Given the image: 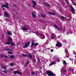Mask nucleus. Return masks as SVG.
I'll return each mask as SVG.
<instances>
[{"label": "nucleus", "instance_id": "obj_1", "mask_svg": "<svg viewBox=\"0 0 76 76\" xmlns=\"http://www.w3.org/2000/svg\"><path fill=\"white\" fill-rule=\"evenodd\" d=\"M46 74L49 76H54L56 75V74L54 75L53 72H50L49 70L46 71Z\"/></svg>", "mask_w": 76, "mask_h": 76}, {"label": "nucleus", "instance_id": "obj_2", "mask_svg": "<svg viewBox=\"0 0 76 76\" xmlns=\"http://www.w3.org/2000/svg\"><path fill=\"white\" fill-rule=\"evenodd\" d=\"M30 44V41H28V43H26L24 46H23V48H27L29 45Z\"/></svg>", "mask_w": 76, "mask_h": 76}, {"label": "nucleus", "instance_id": "obj_3", "mask_svg": "<svg viewBox=\"0 0 76 76\" xmlns=\"http://www.w3.org/2000/svg\"><path fill=\"white\" fill-rule=\"evenodd\" d=\"M32 3L33 4L32 7H33V8H34L36 6V4H37V2H36L35 1H32Z\"/></svg>", "mask_w": 76, "mask_h": 76}, {"label": "nucleus", "instance_id": "obj_4", "mask_svg": "<svg viewBox=\"0 0 76 76\" xmlns=\"http://www.w3.org/2000/svg\"><path fill=\"white\" fill-rule=\"evenodd\" d=\"M17 73H18V74L19 75H22V73H21V72H20L18 71H15L14 73V74H16Z\"/></svg>", "mask_w": 76, "mask_h": 76}, {"label": "nucleus", "instance_id": "obj_5", "mask_svg": "<svg viewBox=\"0 0 76 76\" xmlns=\"http://www.w3.org/2000/svg\"><path fill=\"white\" fill-rule=\"evenodd\" d=\"M4 16L6 18L7 17H9V14H8V13H7V12H4Z\"/></svg>", "mask_w": 76, "mask_h": 76}, {"label": "nucleus", "instance_id": "obj_6", "mask_svg": "<svg viewBox=\"0 0 76 76\" xmlns=\"http://www.w3.org/2000/svg\"><path fill=\"white\" fill-rule=\"evenodd\" d=\"M62 45V44L61 43H58L57 44H56V47H58L60 46H61Z\"/></svg>", "mask_w": 76, "mask_h": 76}, {"label": "nucleus", "instance_id": "obj_7", "mask_svg": "<svg viewBox=\"0 0 76 76\" xmlns=\"http://www.w3.org/2000/svg\"><path fill=\"white\" fill-rule=\"evenodd\" d=\"M38 35H40V36H41V37H42V39H43L45 38V36L44 35V34H38Z\"/></svg>", "mask_w": 76, "mask_h": 76}, {"label": "nucleus", "instance_id": "obj_8", "mask_svg": "<svg viewBox=\"0 0 76 76\" xmlns=\"http://www.w3.org/2000/svg\"><path fill=\"white\" fill-rule=\"evenodd\" d=\"M12 38L9 37L8 38L7 42H11V41H12Z\"/></svg>", "mask_w": 76, "mask_h": 76}, {"label": "nucleus", "instance_id": "obj_9", "mask_svg": "<svg viewBox=\"0 0 76 76\" xmlns=\"http://www.w3.org/2000/svg\"><path fill=\"white\" fill-rule=\"evenodd\" d=\"M71 9L72 10V12H74L75 9H74V8H73V7L72 6H71Z\"/></svg>", "mask_w": 76, "mask_h": 76}, {"label": "nucleus", "instance_id": "obj_10", "mask_svg": "<svg viewBox=\"0 0 76 76\" xmlns=\"http://www.w3.org/2000/svg\"><path fill=\"white\" fill-rule=\"evenodd\" d=\"M28 57L29 58V59L32 60V55H30L28 56Z\"/></svg>", "mask_w": 76, "mask_h": 76}, {"label": "nucleus", "instance_id": "obj_11", "mask_svg": "<svg viewBox=\"0 0 76 76\" xmlns=\"http://www.w3.org/2000/svg\"><path fill=\"white\" fill-rule=\"evenodd\" d=\"M5 6L7 9H9V4H8L6 3H5Z\"/></svg>", "mask_w": 76, "mask_h": 76}, {"label": "nucleus", "instance_id": "obj_12", "mask_svg": "<svg viewBox=\"0 0 76 76\" xmlns=\"http://www.w3.org/2000/svg\"><path fill=\"white\" fill-rule=\"evenodd\" d=\"M55 27H56L57 29H58L59 30H60V31H61V28H59L58 27V26H57V25H55Z\"/></svg>", "mask_w": 76, "mask_h": 76}, {"label": "nucleus", "instance_id": "obj_13", "mask_svg": "<svg viewBox=\"0 0 76 76\" xmlns=\"http://www.w3.org/2000/svg\"><path fill=\"white\" fill-rule=\"evenodd\" d=\"M44 3L45 4H46L47 6H48V7H50V5L48 4L45 2H44Z\"/></svg>", "mask_w": 76, "mask_h": 76}, {"label": "nucleus", "instance_id": "obj_14", "mask_svg": "<svg viewBox=\"0 0 76 76\" xmlns=\"http://www.w3.org/2000/svg\"><path fill=\"white\" fill-rule=\"evenodd\" d=\"M34 45H35V43H34V42H31V47L32 48V47H33Z\"/></svg>", "mask_w": 76, "mask_h": 76}, {"label": "nucleus", "instance_id": "obj_15", "mask_svg": "<svg viewBox=\"0 0 76 76\" xmlns=\"http://www.w3.org/2000/svg\"><path fill=\"white\" fill-rule=\"evenodd\" d=\"M5 50H6L7 51H12V50H11L10 49L8 48H6Z\"/></svg>", "mask_w": 76, "mask_h": 76}, {"label": "nucleus", "instance_id": "obj_16", "mask_svg": "<svg viewBox=\"0 0 76 76\" xmlns=\"http://www.w3.org/2000/svg\"><path fill=\"white\" fill-rule=\"evenodd\" d=\"M22 29L23 31H27L28 29L26 28L25 27H23L22 28Z\"/></svg>", "mask_w": 76, "mask_h": 76}, {"label": "nucleus", "instance_id": "obj_17", "mask_svg": "<svg viewBox=\"0 0 76 76\" xmlns=\"http://www.w3.org/2000/svg\"><path fill=\"white\" fill-rule=\"evenodd\" d=\"M66 57H69V53H66Z\"/></svg>", "mask_w": 76, "mask_h": 76}, {"label": "nucleus", "instance_id": "obj_18", "mask_svg": "<svg viewBox=\"0 0 76 76\" xmlns=\"http://www.w3.org/2000/svg\"><path fill=\"white\" fill-rule=\"evenodd\" d=\"M10 57L11 59H13V58H14V57H15V56L14 55H11L10 56Z\"/></svg>", "mask_w": 76, "mask_h": 76}, {"label": "nucleus", "instance_id": "obj_19", "mask_svg": "<svg viewBox=\"0 0 76 76\" xmlns=\"http://www.w3.org/2000/svg\"><path fill=\"white\" fill-rule=\"evenodd\" d=\"M32 15L33 18H35L36 15L35 14H34V13L33 12H32Z\"/></svg>", "mask_w": 76, "mask_h": 76}, {"label": "nucleus", "instance_id": "obj_20", "mask_svg": "<svg viewBox=\"0 0 76 76\" xmlns=\"http://www.w3.org/2000/svg\"><path fill=\"white\" fill-rule=\"evenodd\" d=\"M49 14H50L51 15H56V14L54 13H53V12H49Z\"/></svg>", "mask_w": 76, "mask_h": 76}, {"label": "nucleus", "instance_id": "obj_21", "mask_svg": "<svg viewBox=\"0 0 76 76\" xmlns=\"http://www.w3.org/2000/svg\"><path fill=\"white\" fill-rule=\"evenodd\" d=\"M7 34H8V35H12V33L11 32H9V31H8L7 33Z\"/></svg>", "mask_w": 76, "mask_h": 76}, {"label": "nucleus", "instance_id": "obj_22", "mask_svg": "<svg viewBox=\"0 0 76 76\" xmlns=\"http://www.w3.org/2000/svg\"><path fill=\"white\" fill-rule=\"evenodd\" d=\"M22 56L24 57H27L28 56V55H27L26 54H23L22 55Z\"/></svg>", "mask_w": 76, "mask_h": 76}, {"label": "nucleus", "instance_id": "obj_23", "mask_svg": "<svg viewBox=\"0 0 76 76\" xmlns=\"http://www.w3.org/2000/svg\"><path fill=\"white\" fill-rule=\"evenodd\" d=\"M10 44L11 43L10 42H7L5 43V44H8V45H10Z\"/></svg>", "mask_w": 76, "mask_h": 76}, {"label": "nucleus", "instance_id": "obj_24", "mask_svg": "<svg viewBox=\"0 0 76 76\" xmlns=\"http://www.w3.org/2000/svg\"><path fill=\"white\" fill-rule=\"evenodd\" d=\"M63 72H65L66 73H67V70H66V69H64L63 70Z\"/></svg>", "mask_w": 76, "mask_h": 76}, {"label": "nucleus", "instance_id": "obj_25", "mask_svg": "<svg viewBox=\"0 0 76 76\" xmlns=\"http://www.w3.org/2000/svg\"><path fill=\"white\" fill-rule=\"evenodd\" d=\"M1 7H2V8H3V7H6V5H1Z\"/></svg>", "mask_w": 76, "mask_h": 76}, {"label": "nucleus", "instance_id": "obj_26", "mask_svg": "<svg viewBox=\"0 0 76 76\" xmlns=\"http://www.w3.org/2000/svg\"><path fill=\"white\" fill-rule=\"evenodd\" d=\"M66 61H63V64H66Z\"/></svg>", "mask_w": 76, "mask_h": 76}, {"label": "nucleus", "instance_id": "obj_27", "mask_svg": "<svg viewBox=\"0 0 76 76\" xmlns=\"http://www.w3.org/2000/svg\"><path fill=\"white\" fill-rule=\"evenodd\" d=\"M11 46H13L14 45V43L13 42H12L11 44Z\"/></svg>", "mask_w": 76, "mask_h": 76}, {"label": "nucleus", "instance_id": "obj_28", "mask_svg": "<svg viewBox=\"0 0 76 76\" xmlns=\"http://www.w3.org/2000/svg\"><path fill=\"white\" fill-rule=\"evenodd\" d=\"M65 53H69L68 52V50H67V49H65Z\"/></svg>", "mask_w": 76, "mask_h": 76}, {"label": "nucleus", "instance_id": "obj_29", "mask_svg": "<svg viewBox=\"0 0 76 76\" xmlns=\"http://www.w3.org/2000/svg\"><path fill=\"white\" fill-rule=\"evenodd\" d=\"M55 60L57 61H58V62H60V61H59V60L58 58H56L55 59Z\"/></svg>", "mask_w": 76, "mask_h": 76}, {"label": "nucleus", "instance_id": "obj_30", "mask_svg": "<svg viewBox=\"0 0 76 76\" xmlns=\"http://www.w3.org/2000/svg\"><path fill=\"white\" fill-rule=\"evenodd\" d=\"M2 72L6 74L7 73V70H5V71H3Z\"/></svg>", "mask_w": 76, "mask_h": 76}, {"label": "nucleus", "instance_id": "obj_31", "mask_svg": "<svg viewBox=\"0 0 76 76\" xmlns=\"http://www.w3.org/2000/svg\"><path fill=\"white\" fill-rule=\"evenodd\" d=\"M35 74V72H31V75H34Z\"/></svg>", "mask_w": 76, "mask_h": 76}, {"label": "nucleus", "instance_id": "obj_32", "mask_svg": "<svg viewBox=\"0 0 76 76\" xmlns=\"http://www.w3.org/2000/svg\"><path fill=\"white\" fill-rule=\"evenodd\" d=\"M38 45V43H37L34 44V46H37Z\"/></svg>", "mask_w": 76, "mask_h": 76}, {"label": "nucleus", "instance_id": "obj_33", "mask_svg": "<svg viewBox=\"0 0 76 76\" xmlns=\"http://www.w3.org/2000/svg\"><path fill=\"white\" fill-rule=\"evenodd\" d=\"M2 68H3V69H6V67L3 66Z\"/></svg>", "mask_w": 76, "mask_h": 76}, {"label": "nucleus", "instance_id": "obj_34", "mask_svg": "<svg viewBox=\"0 0 76 76\" xmlns=\"http://www.w3.org/2000/svg\"><path fill=\"white\" fill-rule=\"evenodd\" d=\"M41 16H42V17L43 18H45V16L43 15H41Z\"/></svg>", "mask_w": 76, "mask_h": 76}, {"label": "nucleus", "instance_id": "obj_35", "mask_svg": "<svg viewBox=\"0 0 76 76\" xmlns=\"http://www.w3.org/2000/svg\"><path fill=\"white\" fill-rule=\"evenodd\" d=\"M61 18H62V19H66V18L64 17L63 16H62Z\"/></svg>", "mask_w": 76, "mask_h": 76}, {"label": "nucleus", "instance_id": "obj_36", "mask_svg": "<svg viewBox=\"0 0 76 76\" xmlns=\"http://www.w3.org/2000/svg\"><path fill=\"white\" fill-rule=\"evenodd\" d=\"M33 61H34V62H36V59H35V58H34L33 59Z\"/></svg>", "mask_w": 76, "mask_h": 76}, {"label": "nucleus", "instance_id": "obj_37", "mask_svg": "<svg viewBox=\"0 0 76 76\" xmlns=\"http://www.w3.org/2000/svg\"><path fill=\"white\" fill-rule=\"evenodd\" d=\"M8 53H9V54H12V52H8Z\"/></svg>", "mask_w": 76, "mask_h": 76}, {"label": "nucleus", "instance_id": "obj_38", "mask_svg": "<svg viewBox=\"0 0 76 76\" xmlns=\"http://www.w3.org/2000/svg\"><path fill=\"white\" fill-rule=\"evenodd\" d=\"M51 39H54V37H53V36H51Z\"/></svg>", "mask_w": 76, "mask_h": 76}, {"label": "nucleus", "instance_id": "obj_39", "mask_svg": "<svg viewBox=\"0 0 76 76\" xmlns=\"http://www.w3.org/2000/svg\"><path fill=\"white\" fill-rule=\"evenodd\" d=\"M5 58H9L7 56H5Z\"/></svg>", "mask_w": 76, "mask_h": 76}, {"label": "nucleus", "instance_id": "obj_40", "mask_svg": "<svg viewBox=\"0 0 76 76\" xmlns=\"http://www.w3.org/2000/svg\"><path fill=\"white\" fill-rule=\"evenodd\" d=\"M54 64V62H52L51 63V65H53V64Z\"/></svg>", "mask_w": 76, "mask_h": 76}, {"label": "nucleus", "instance_id": "obj_41", "mask_svg": "<svg viewBox=\"0 0 76 76\" xmlns=\"http://www.w3.org/2000/svg\"><path fill=\"white\" fill-rule=\"evenodd\" d=\"M10 65L11 66H13V63H12L10 64Z\"/></svg>", "mask_w": 76, "mask_h": 76}, {"label": "nucleus", "instance_id": "obj_42", "mask_svg": "<svg viewBox=\"0 0 76 76\" xmlns=\"http://www.w3.org/2000/svg\"><path fill=\"white\" fill-rule=\"evenodd\" d=\"M3 56V55H1V58H3V56Z\"/></svg>", "mask_w": 76, "mask_h": 76}, {"label": "nucleus", "instance_id": "obj_43", "mask_svg": "<svg viewBox=\"0 0 76 76\" xmlns=\"http://www.w3.org/2000/svg\"><path fill=\"white\" fill-rule=\"evenodd\" d=\"M53 51H54V50L53 49H52L50 50L51 52H53Z\"/></svg>", "mask_w": 76, "mask_h": 76}, {"label": "nucleus", "instance_id": "obj_44", "mask_svg": "<svg viewBox=\"0 0 76 76\" xmlns=\"http://www.w3.org/2000/svg\"><path fill=\"white\" fill-rule=\"evenodd\" d=\"M73 4H74L75 6H76V3H75V2L73 3Z\"/></svg>", "mask_w": 76, "mask_h": 76}, {"label": "nucleus", "instance_id": "obj_45", "mask_svg": "<svg viewBox=\"0 0 76 76\" xmlns=\"http://www.w3.org/2000/svg\"><path fill=\"white\" fill-rule=\"evenodd\" d=\"M35 34H36L37 35H38V32H37V33H35Z\"/></svg>", "mask_w": 76, "mask_h": 76}, {"label": "nucleus", "instance_id": "obj_46", "mask_svg": "<svg viewBox=\"0 0 76 76\" xmlns=\"http://www.w3.org/2000/svg\"><path fill=\"white\" fill-rule=\"evenodd\" d=\"M13 6H15V7H16L17 5H16V4H14V5H13Z\"/></svg>", "mask_w": 76, "mask_h": 76}, {"label": "nucleus", "instance_id": "obj_47", "mask_svg": "<svg viewBox=\"0 0 76 76\" xmlns=\"http://www.w3.org/2000/svg\"><path fill=\"white\" fill-rule=\"evenodd\" d=\"M28 6H29V7H31V5H30V4H28Z\"/></svg>", "mask_w": 76, "mask_h": 76}, {"label": "nucleus", "instance_id": "obj_48", "mask_svg": "<svg viewBox=\"0 0 76 76\" xmlns=\"http://www.w3.org/2000/svg\"><path fill=\"white\" fill-rule=\"evenodd\" d=\"M10 71H13V69H11Z\"/></svg>", "mask_w": 76, "mask_h": 76}, {"label": "nucleus", "instance_id": "obj_49", "mask_svg": "<svg viewBox=\"0 0 76 76\" xmlns=\"http://www.w3.org/2000/svg\"><path fill=\"white\" fill-rule=\"evenodd\" d=\"M70 70H71V71H73V70L72 69H70Z\"/></svg>", "mask_w": 76, "mask_h": 76}, {"label": "nucleus", "instance_id": "obj_50", "mask_svg": "<svg viewBox=\"0 0 76 76\" xmlns=\"http://www.w3.org/2000/svg\"><path fill=\"white\" fill-rule=\"evenodd\" d=\"M75 61L76 63V60H75Z\"/></svg>", "mask_w": 76, "mask_h": 76}, {"label": "nucleus", "instance_id": "obj_51", "mask_svg": "<svg viewBox=\"0 0 76 76\" xmlns=\"http://www.w3.org/2000/svg\"><path fill=\"white\" fill-rule=\"evenodd\" d=\"M28 32H31V31H28Z\"/></svg>", "mask_w": 76, "mask_h": 76}, {"label": "nucleus", "instance_id": "obj_52", "mask_svg": "<svg viewBox=\"0 0 76 76\" xmlns=\"http://www.w3.org/2000/svg\"><path fill=\"white\" fill-rule=\"evenodd\" d=\"M2 9H3V10H4V8L3 7V8H2Z\"/></svg>", "mask_w": 76, "mask_h": 76}, {"label": "nucleus", "instance_id": "obj_53", "mask_svg": "<svg viewBox=\"0 0 76 76\" xmlns=\"http://www.w3.org/2000/svg\"><path fill=\"white\" fill-rule=\"evenodd\" d=\"M5 19H6V20H7V19H7V18H6Z\"/></svg>", "mask_w": 76, "mask_h": 76}, {"label": "nucleus", "instance_id": "obj_54", "mask_svg": "<svg viewBox=\"0 0 76 76\" xmlns=\"http://www.w3.org/2000/svg\"><path fill=\"white\" fill-rule=\"evenodd\" d=\"M28 62L27 63V65H28Z\"/></svg>", "mask_w": 76, "mask_h": 76}, {"label": "nucleus", "instance_id": "obj_55", "mask_svg": "<svg viewBox=\"0 0 76 76\" xmlns=\"http://www.w3.org/2000/svg\"><path fill=\"white\" fill-rule=\"evenodd\" d=\"M15 45V46H17V45Z\"/></svg>", "mask_w": 76, "mask_h": 76}, {"label": "nucleus", "instance_id": "obj_56", "mask_svg": "<svg viewBox=\"0 0 76 76\" xmlns=\"http://www.w3.org/2000/svg\"><path fill=\"white\" fill-rule=\"evenodd\" d=\"M29 61H28V62H27V63H29Z\"/></svg>", "mask_w": 76, "mask_h": 76}, {"label": "nucleus", "instance_id": "obj_57", "mask_svg": "<svg viewBox=\"0 0 76 76\" xmlns=\"http://www.w3.org/2000/svg\"><path fill=\"white\" fill-rule=\"evenodd\" d=\"M19 53H20L19 52H18V54H19Z\"/></svg>", "mask_w": 76, "mask_h": 76}, {"label": "nucleus", "instance_id": "obj_58", "mask_svg": "<svg viewBox=\"0 0 76 76\" xmlns=\"http://www.w3.org/2000/svg\"><path fill=\"white\" fill-rule=\"evenodd\" d=\"M67 0H65V1H67Z\"/></svg>", "mask_w": 76, "mask_h": 76}, {"label": "nucleus", "instance_id": "obj_59", "mask_svg": "<svg viewBox=\"0 0 76 76\" xmlns=\"http://www.w3.org/2000/svg\"><path fill=\"white\" fill-rule=\"evenodd\" d=\"M73 0V1H74V0Z\"/></svg>", "mask_w": 76, "mask_h": 76}]
</instances>
